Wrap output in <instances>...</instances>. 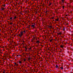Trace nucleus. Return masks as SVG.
Segmentation results:
<instances>
[{
  "instance_id": "f257e3e1",
  "label": "nucleus",
  "mask_w": 73,
  "mask_h": 73,
  "mask_svg": "<svg viewBox=\"0 0 73 73\" xmlns=\"http://www.w3.org/2000/svg\"><path fill=\"white\" fill-rule=\"evenodd\" d=\"M24 33L25 34V31H21L20 32V34H18V36L20 37H21L23 36V35H24Z\"/></svg>"
},
{
  "instance_id": "f03ea898",
  "label": "nucleus",
  "mask_w": 73,
  "mask_h": 73,
  "mask_svg": "<svg viewBox=\"0 0 73 73\" xmlns=\"http://www.w3.org/2000/svg\"><path fill=\"white\" fill-rule=\"evenodd\" d=\"M35 23L34 24V25H31V28H33V29L35 28Z\"/></svg>"
},
{
  "instance_id": "7ed1b4c3",
  "label": "nucleus",
  "mask_w": 73,
  "mask_h": 73,
  "mask_svg": "<svg viewBox=\"0 0 73 73\" xmlns=\"http://www.w3.org/2000/svg\"><path fill=\"white\" fill-rule=\"evenodd\" d=\"M14 64H15V65H14V66H19V65H18V64H16V63L14 62Z\"/></svg>"
},
{
  "instance_id": "20e7f679",
  "label": "nucleus",
  "mask_w": 73,
  "mask_h": 73,
  "mask_svg": "<svg viewBox=\"0 0 73 73\" xmlns=\"http://www.w3.org/2000/svg\"><path fill=\"white\" fill-rule=\"evenodd\" d=\"M48 28H50V29H52V26H48Z\"/></svg>"
},
{
  "instance_id": "39448f33",
  "label": "nucleus",
  "mask_w": 73,
  "mask_h": 73,
  "mask_svg": "<svg viewBox=\"0 0 73 73\" xmlns=\"http://www.w3.org/2000/svg\"><path fill=\"white\" fill-rule=\"evenodd\" d=\"M5 9V8L4 7H1V10L2 11H4Z\"/></svg>"
},
{
  "instance_id": "423d86ee",
  "label": "nucleus",
  "mask_w": 73,
  "mask_h": 73,
  "mask_svg": "<svg viewBox=\"0 0 73 73\" xmlns=\"http://www.w3.org/2000/svg\"><path fill=\"white\" fill-rule=\"evenodd\" d=\"M22 63V62L21 61H19V64H21Z\"/></svg>"
},
{
  "instance_id": "0eeeda50",
  "label": "nucleus",
  "mask_w": 73,
  "mask_h": 73,
  "mask_svg": "<svg viewBox=\"0 0 73 73\" xmlns=\"http://www.w3.org/2000/svg\"><path fill=\"white\" fill-rule=\"evenodd\" d=\"M36 43H37L38 44H39L40 43V41L38 40L36 41Z\"/></svg>"
},
{
  "instance_id": "6e6552de",
  "label": "nucleus",
  "mask_w": 73,
  "mask_h": 73,
  "mask_svg": "<svg viewBox=\"0 0 73 73\" xmlns=\"http://www.w3.org/2000/svg\"><path fill=\"white\" fill-rule=\"evenodd\" d=\"M59 18H57V19H56L55 20L56 21H58V20H59Z\"/></svg>"
},
{
  "instance_id": "1a4fd4ad",
  "label": "nucleus",
  "mask_w": 73,
  "mask_h": 73,
  "mask_svg": "<svg viewBox=\"0 0 73 73\" xmlns=\"http://www.w3.org/2000/svg\"><path fill=\"white\" fill-rule=\"evenodd\" d=\"M52 5V3H49L48 5L49 6H50V5Z\"/></svg>"
},
{
  "instance_id": "9d476101",
  "label": "nucleus",
  "mask_w": 73,
  "mask_h": 73,
  "mask_svg": "<svg viewBox=\"0 0 73 73\" xmlns=\"http://www.w3.org/2000/svg\"><path fill=\"white\" fill-rule=\"evenodd\" d=\"M10 25H12L13 24V23L12 22H11L9 23Z\"/></svg>"
},
{
  "instance_id": "9b49d317",
  "label": "nucleus",
  "mask_w": 73,
  "mask_h": 73,
  "mask_svg": "<svg viewBox=\"0 0 73 73\" xmlns=\"http://www.w3.org/2000/svg\"><path fill=\"white\" fill-rule=\"evenodd\" d=\"M2 6L3 7H5V6H6V5H2Z\"/></svg>"
},
{
  "instance_id": "f8f14e48",
  "label": "nucleus",
  "mask_w": 73,
  "mask_h": 73,
  "mask_svg": "<svg viewBox=\"0 0 73 73\" xmlns=\"http://www.w3.org/2000/svg\"><path fill=\"white\" fill-rule=\"evenodd\" d=\"M31 59V57H29L28 58L29 60H30Z\"/></svg>"
},
{
  "instance_id": "ddd939ff",
  "label": "nucleus",
  "mask_w": 73,
  "mask_h": 73,
  "mask_svg": "<svg viewBox=\"0 0 73 73\" xmlns=\"http://www.w3.org/2000/svg\"><path fill=\"white\" fill-rule=\"evenodd\" d=\"M5 73V70H4L3 71H2V73Z\"/></svg>"
},
{
  "instance_id": "4468645a",
  "label": "nucleus",
  "mask_w": 73,
  "mask_h": 73,
  "mask_svg": "<svg viewBox=\"0 0 73 73\" xmlns=\"http://www.w3.org/2000/svg\"><path fill=\"white\" fill-rule=\"evenodd\" d=\"M61 68L62 70H63V69H64V68H63L62 67H61Z\"/></svg>"
},
{
  "instance_id": "2eb2a0df",
  "label": "nucleus",
  "mask_w": 73,
  "mask_h": 73,
  "mask_svg": "<svg viewBox=\"0 0 73 73\" xmlns=\"http://www.w3.org/2000/svg\"><path fill=\"white\" fill-rule=\"evenodd\" d=\"M16 16H15L14 17V19L15 20H16Z\"/></svg>"
},
{
  "instance_id": "dca6fc26",
  "label": "nucleus",
  "mask_w": 73,
  "mask_h": 73,
  "mask_svg": "<svg viewBox=\"0 0 73 73\" xmlns=\"http://www.w3.org/2000/svg\"><path fill=\"white\" fill-rule=\"evenodd\" d=\"M60 47H61V48H63V46L62 45H60Z\"/></svg>"
},
{
  "instance_id": "f3484780",
  "label": "nucleus",
  "mask_w": 73,
  "mask_h": 73,
  "mask_svg": "<svg viewBox=\"0 0 73 73\" xmlns=\"http://www.w3.org/2000/svg\"><path fill=\"white\" fill-rule=\"evenodd\" d=\"M29 50H31V49H32V48H31V47H30V48H29Z\"/></svg>"
},
{
  "instance_id": "a211bd4d",
  "label": "nucleus",
  "mask_w": 73,
  "mask_h": 73,
  "mask_svg": "<svg viewBox=\"0 0 73 73\" xmlns=\"http://www.w3.org/2000/svg\"><path fill=\"white\" fill-rule=\"evenodd\" d=\"M10 20H12V17H11L10 18Z\"/></svg>"
},
{
  "instance_id": "6ab92c4d",
  "label": "nucleus",
  "mask_w": 73,
  "mask_h": 73,
  "mask_svg": "<svg viewBox=\"0 0 73 73\" xmlns=\"http://www.w3.org/2000/svg\"><path fill=\"white\" fill-rule=\"evenodd\" d=\"M56 68H58V66H57V65H56Z\"/></svg>"
},
{
  "instance_id": "aec40b11",
  "label": "nucleus",
  "mask_w": 73,
  "mask_h": 73,
  "mask_svg": "<svg viewBox=\"0 0 73 73\" xmlns=\"http://www.w3.org/2000/svg\"><path fill=\"white\" fill-rule=\"evenodd\" d=\"M25 50H27V48L26 47H25Z\"/></svg>"
},
{
  "instance_id": "412c9836",
  "label": "nucleus",
  "mask_w": 73,
  "mask_h": 73,
  "mask_svg": "<svg viewBox=\"0 0 73 73\" xmlns=\"http://www.w3.org/2000/svg\"><path fill=\"white\" fill-rule=\"evenodd\" d=\"M65 30V28H64L63 29V31H64Z\"/></svg>"
},
{
  "instance_id": "4be33fe9",
  "label": "nucleus",
  "mask_w": 73,
  "mask_h": 73,
  "mask_svg": "<svg viewBox=\"0 0 73 73\" xmlns=\"http://www.w3.org/2000/svg\"><path fill=\"white\" fill-rule=\"evenodd\" d=\"M54 19V17H52L51 18V19Z\"/></svg>"
},
{
  "instance_id": "5701e85b",
  "label": "nucleus",
  "mask_w": 73,
  "mask_h": 73,
  "mask_svg": "<svg viewBox=\"0 0 73 73\" xmlns=\"http://www.w3.org/2000/svg\"><path fill=\"white\" fill-rule=\"evenodd\" d=\"M24 61H26V59H24Z\"/></svg>"
},
{
  "instance_id": "b1692460",
  "label": "nucleus",
  "mask_w": 73,
  "mask_h": 73,
  "mask_svg": "<svg viewBox=\"0 0 73 73\" xmlns=\"http://www.w3.org/2000/svg\"><path fill=\"white\" fill-rule=\"evenodd\" d=\"M64 7H65V6H63L62 8H63L64 9Z\"/></svg>"
},
{
  "instance_id": "393cba45",
  "label": "nucleus",
  "mask_w": 73,
  "mask_h": 73,
  "mask_svg": "<svg viewBox=\"0 0 73 73\" xmlns=\"http://www.w3.org/2000/svg\"><path fill=\"white\" fill-rule=\"evenodd\" d=\"M64 1V0H62V2L63 3Z\"/></svg>"
},
{
  "instance_id": "a878e982",
  "label": "nucleus",
  "mask_w": 73,
  "mask_h": 73,
  "mask_svg": "<svg viewBox=\"0 0 73 73\" xmlns=\"http://www.w3.org/2000/svg\"><path fill=\"white\" fill-rule=\"evenodd\" d=\"M27 50H25V52H27Z\"/></svg>"
},
{
  "instance_id": "bb28decb",
  "label": "nucleus",
  "mask_w": 73,
  "mask_h": 73,
  "mask_svg": "<svg viewBox=\"0 0 73 73\" xmlns=\"http://www.w3.org/2000/svg\"><path fill=\"white\" fill-rule=\"evenodd\" d=\"M66 16H68V15H66Z\"/></svg>"
},
{
  "instance_id": "cd10ccee",
  "label": "nucleus",
  "mask_w": 73,
  "mask_h": 73,
  "mask_svg": "<svg viewBox=\"0 0 73 73\" xmlns=\"http://www.w3.org/2000/svg\"><path fill=\"white\" fill-rule=\"evenodd\" d=\"M50 41H52V40H50Z\"/></svg>"
},
{
  "instance_id": "c85d7f7f",
  "label": "nucleus",
  "mask_w": 73,
  "mask_h": 73,
  "mask_svg": "<svg viewBox=\"0 0 73 73\" xmlns=\"http://www.w3.org/2000/svg\"><path fill=\"white\" fill-rule=\"evenodd\" d=\"M53 21H54V20H53Z\"/></svg>"
}]
</instances>
